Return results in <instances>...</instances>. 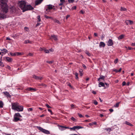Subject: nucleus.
<instances>
[{
  "mask_svg": "<svg viewBox=\"0 0 135 135\" xmlns=\"http://www.w3.org/2000/svg\"><path fill=\"white\" fill-rule=\"evenodd\" d=\"M18 5L19 7L22 10L23 12L33 9V8L31 6L27 4V2L24 1L18 2Z\"/></svg>",
  "mask_w": 135,
  "mask_h": 135,
  "instance_id": "nucleus-1",
  "label": "nucleus"
},
{
  "mask_svg": "<svg viewBox=\"0 0 135 135\" xmlns=\"http://www.w3.org/2000/svg\"><path fill=\"white\" fill-rule=\"evenodd\" d=\"M1 7L4 12L6 13L8 10V7L6 3V0H0Z\"/></svg>",
  "mask_w": 135,
  "mask_h": 135,
  "instance_id": "nucleus-2",
  "label": "nucleus"
},
{
  "mask_svg": "<svg viewBox=\"0 0 135 135\" xmlns=\"http://www.w3.org/2000/svg\"><path fill=\"white\" fill-rule=\"evenodd\" d=\"M37 128L40 131L45 134H50V132L48 130L44 129L40 127H37Z\"/></svg>",
  "mask_w": 135,
  "mask_h": 135,
  "instance_id": "nucleus-3",
  "label": "nucleus"
},
{
  "mask_svg": "<svg viewBox=\"0 0 135 135\" xmlns=\"http://www.w3.org/2000/svg\"><path fill=\"white\" fill-rule=\"evenodd\" d=\"M19 104L17 103H12V109L16 110L18 107Z\"/></svg>",
  "mask_w": 135,
  "mask_h": 135,
  "instance_id": "nucleus-4",
  "label": "nucleus"
},
{
  "mask_svg": "<svg viewBox=\"0 0 135 135\" xmlns=\"http://www.w3.org/2000/svg\"><path fill=\"white\" fill-rule=\"evenodd\" d=\"M30 91L31 92H35L36 91V89L31 87H28L25 89V91Z\"/></svg>",
  "mask_w": 135,
  "mask_h": 135,
  "instance_id": "nucleus-5",
  "label": "nucleus"
},
{
  "mask_svg": "<svg viewBox=\"0 0 135 135\" xmlns=\"http://www.w3.org/2000/svg\"><path fill=\"white\" fill-rule=\"evenodd\" d=\"M54 7V6H53L52 5L49 4L47 5L46 8V10L48 12L49 10L52 9L53 7Z\"/></svg>",
  "mask_w": 135,
  "mask_h": 135,
  "instance_id": "nucleus-6",
  "label": "nucleus"
},
{
  "mask_svg": "<svg viewBox=\"0 0 135 135\" xmlns=\"http://www.w3.org/2000/svg\"><path fill=\"white\" fill-rule=\"evenodd\" d=\"M16 110L18 112L22 111L23 110V107L22 106H20L19 105Z\"/></svg>",
  "mask_w": 135,
  "mask_h": 135,
  "instance_id": "nucleus-7",
  "label": "nucleus"
},
{
  "mask_svg": "<svg viewBox=\"0 0 135 135\" xmlns=\"http://www.w3.org/2000/svg\"><path fill=\"white\" fill-rule=\"evenodd\" d=\"M3 59L7 61L11 62L12 61V58L8 57H4Z\"/></svg>",
  "mask_w": 135,
  "mask_h": 135,
  "instance_id": "nucleus-8",
  "label": "nucleus"
},
{
  "mask_svg": "<svg viewBox=\"0 0 135 135\" xmlns=\"http://www.w3.org/2000/svg\"><path fill=\"white\" fill-rule=\"evenodd\" d=\"M33 77L37 80H41L43 79V77L41 76H38L35 75L33 76Z\"/></svg>",
  "mask_w": 135,
  "mask_h": 135,
  "instance_id": "nucleus-9",
  "label": "nucleus"
},
{
  "mask_svg": "<svg viewBox=\"0 0 135 135\" xmlns=\"http://www.w3.org/2000/svg\"><path fill=\"white\" fill-rule=\"evenodd\" d=\"M43 0H36L35 2L36 6L40 4L42 2Z\"/></svg>",
  "mask_w": 135,
  "mask_h": 135,
  "instance_id": "nucleus-10",
  "label": "nucleus"
},
{
  "mask_svg": "<svg viewBox=\"0 0 135 135\" xmlns=\"http://www.w3.org/2000/svg\"><path fill=\"white\" fill-rule=\"evenodd\" d=\"M113 43L112 40L111 39H109L108 41L107 45L108 46H111L113 45Z\"/></svg>",
  "mask_w": 135,
  "mask_h": 135,
  "instance_id": "nucleus-11",
  "label": "nucleus"
},
{
  "mask_svg": "<svg viewBox=\"0 0 135 135\" xmlns=\"http://www.w3.org/2000/svg\"><path fill=\"white\" fill-rule=\"evenodd\" d=\"M50 38L51 39H53L55 41H57V36L54 35H51Z\"/></svg>",
  "mask_w": 135,
  "mask_h": 135,
  "instance_id": "nucleus-12",
  "label": "nucleus"
},
{
  "mask_svg": "<svg viewBox=\"0 0 135 135\" xmlns=\"http://www.w3.org/2000/svg\"><path fill=\"white\" fill-rule=\"evenodd\" d=\"M3 93L7 97H11V95H10L9 93L7 91L4 92H3Z\"/></svg>",
  "mask_w": 135,
  "mask_h": 135,
  "instance_id": "nucleus-13",
  "label": "nucleus"
},
{
  "mask_svg": "<svg viewBox=\"0 0 135 135\" xmlns=\"http://www.w3.org/2000/svg\"><path fill=\"white\" fill-rule=\"evenodd\" d=\"M126 23H127V25H128V24H129L130 25H132L133 24V22L132 21H131L130 20H127L126 22Z\"/></svg>",
  "mask_w": 135,
  "mask_h": 135,
  "instance_id": "nucleus-14",
  "label": "nucleus"
},
{
  "mask_svg": "<svg viewBox=\"0 0 135 135\" xmlns=\"http://www.w3.org/2000/svg\"><path fill=\"white\" fill-rule=\"evenodd\" d=\"M105 43L102 42H101L100 43V44L99 45L100 47H104L105 46Z\"/></svg>",
  "mask_w": 135,
  "mask_h": 135,
  "instance_id": "nucleus-15",
  "label": "nucleus"
},
{
  "mask_svg": "<svg viewBox=\"0 0 135 135\" xmlns=\"http://www.w3.org/2000/svg\"><path fill=\"white\" fill-rule=\"evenodd\" d=\"M124 35L123 34L121 35L120 36H119L118 37V40H121L122 39V38H123Z\"/></svg>",
  "mask_w": 135,
  "mask_h": 135,
  "instance_id": "nucleus-16",
  "label": "nucleus"
},
{
  "mask_svg": "<svg viewBox=\"0 0 135 135\" xmlns=\"http://www.w3.org/2000/svg\"><path fill=\"white\" fill-rule=\"evenodd\" d=\"M6 18V16L5 15L0 13V18Z\"/></svg>",
  "mask_w": 135,
  "mask_h": 135,
  "instance_id": "nucleus-17",
  "label": "nucleus"
},
{
  "mask_svg": "<svg viewBox=\"0 0 135 135\" xmlns=\"http://www.w3.org/2000/svg\"><path fill=\"white\" fill-rule=\"evenodd\" d=\"M20 120V118L17 117H14V119L13 121L15 122H17L18 120Z\"/></svg>",
  "mask_w": 135,
  "mask_h": 135,
  "instance_id": "nucleus-18",
  "label": "nucleus"
},
{
  "mask_svg": "<svg viewBox=\"0 0 135 135\" xmlns=\"http://www.w3.org/2000/svg\"><path fill=\"white\" fill-rule=\"evenodd\" d=\"M14 117H21L22 116L20 115V114L19 113H15L14 115Z\"/></svg>",
  "mask_w": 135,
  "mask_h": 135,
  "instance_id": "nucleus-19",
  "label": "nucleus"
},
{
  "mask_svg": "<svg viewBox=\"0 0 135 135\" xmlns=\"http://www.w3.org/2000/svg\"><path fill=\"white\" fill-rule=\"evenodd\" d=\"M99 87H100L101 86L104 87L105 86L103 82H100L99 83Z\"/></svg>",
  "mask_w": 135,
  "mask_h": 135,
  "instance_id": "nucleus-20",
  "label": "nucleus"
},
{
  "mask_svg": "<svg viewBox=\"0 0 135 135\" xmlns=\"http://www.w3.org/2000/svg\"><path fill=\"white\" fill-rule=\"evenodd\" d=\"M38 86H42L43 87H45L46 86V85L43 83L39 84H38Z\"/></svg>",
  "mask_w": 135,
  "mask_h": 135,
  "instance_id": "nucleus-21",
  "label": "nucleus"
},
{
  "mask_svg": "<svg viewBox=\"0 0 135 135\" xmlns=\"http://www.w3.org/2000/svg\"><path fill=\"white\" fill-rule=\"evenodd\" d=\"M0 65L2 67H3L4 66V64H3V62H2V57L1 59V61H0Z\"/></svg>",
  "mask_w": 135,
  "mask_h": 135,
  "instance_id": "nucleus-22",
  "label": "nucleus"
},
{
  "mask_svg": "<svg viewBox=\"0 0 135 135\" xmlns=\"http://www.w3.org/2000/svg\"><path fill=\"white\" fill-rule=\"evenodd\" d=\"M122 70V68H120L119 70L116 69H115L114 70V71L116 73H118L121 71Z\"/></svg>",
  "mask_w": 135,
  "mask_h": 135,
  "instance_id": "nucleus-23",
  "label": "nucleus"
},
{
  "mask_svg": "<svg viewBox=\"0 0 135 135\" xmlns=\"http://www.w3.org/2000/svg\"><path fill=\"white\" fill-rule=\"evenodd\" d=\"M52 20H53L55 22L57 23L58 24H60V22L58 20H56V19H53V18Z\"/></svg>",
  "mask_w": 135,
  "mask_h": 135,
  "instance_id": "nucleus-24",
  "label": "nucleus"
},
{
  "mask_svg": "<svg viewBox=\"0 0 135 135\" xmlns=\"http://www.w3.org/2000/svg\"><path fill=\"white\" fill-rule=\"evenodd\" d=\"M24 43L25 44H31L32 41L29 40H26L25 41Z\"/></svg>",
  "mask_w": 135,
  "mask_h": 135,
  "instance_id": "nucleus-25",
  "label": "nucleus"
},
{
  "mask_svg": "<svg viewBox=\"0 0 135 135\" xmlns=\"http://www.w3.org/2000/svg\"><path fill=\"white\" fill-rule=\"evenodd\" d=\"M125 123L126 124L129 126H133V125L132 124L127 121H126L125 122Z\"/></svg>",
  "mask_w": 135,
  "mask_h": 135,
  "instance_id": "nucleus-26",
  "label": "nucleus"
},
{
  "mask_svg": "<svg viewBox=\"0 0 135 135\" xmlns=\"http://www.w3.org/2000/svg\"><path fill=\"white\" fill-rule=\"evenodd\" d=\"M120 103V102H118V103H116L114 105V107H117V108L119 106V104Z\"/></svg>",
  "mask_w": 135,
  "mask_h": 135,
  "instance_id": "nucleus-27",
  "label": "nucleus"
},
{
  "mask_svg": "<svg viewBox=\"0 0 135 135\" xmlns=\"http://www.w3.org/2000/svg\"><path fill=\"white\" fill-rule=\"evenodd\" d=\"M3 102L1 101H0V108H2L3 107Z\"/></svg>",
  "mask_w": 135,
  "mask_h": 135,
  "instance_id": "nucleus-28",
  "label": "nucleus"
},
{
  "mask_svg": "<svg viewBox=\"0 0 135 135\" xmlns=\"http://www.w3.org/2000/svg\"><path fill=\"white\" fill-rule=\"evenodd\" d=\"M75 129H80L82 128L83 127H82L80 126H75Z\"/></svg>",
  "mask_w": 135,
  "mask_h": 135,
  "instance_id": "nucleus-29",
  "label": "nucleus"
},
{
  "mask_svg": "<svg viewBox=\"0 0 135 135\" xmlns=\"http://www.w3.org/2000/svg\"><path fill=\"white\" fill-rule=\"evenodd\" d=\"M44 17L45 18H46L47 19L50 18V19H53V18L52 17H49V16H47L46 15H45L44 16Z\"/></svg>",
  "mask_w": 135,
  "mask_h": 135,
  "instance_id": "nucleus-30",
  "label": "nucleus"
},
{
  "mask_svg": "<svg viewBox=\"0 0 135 135\" xmlns=\"http://www.w3.org/2000/svg\"><path fill=\"white\" fill-rule=\"evenodd\" d=\"M1 50L2 51H3L5 53H7L8 52L7 50L5 49H1Z\"/></svg>",
  "mask_w": 135,
  "mask_h": 135,
  "instance_id": "nucleus-31",
  "label": "nucleus"
},
{
  "mask_svg": "<svg viewBox=\"0 0 135 135\" xmlns=\"http://www.w3.org/2000/svg\"><path fill=\"white\" fill-rule=\"evenodd\" d=\"M105 78V76L102 75H101L100 77V79H101L102 80H104Z\"/></svg>",
  "mask_w": 135,
  "mask_h": 135,
  "instance_id": "nucleus-32",
  "label": "nucleus"
},
{
  "mask_svg": "<svg viewBox=\"0 0 135 135\" xmlns=\"http://www.w3.org/2000/svg\"><path fill=\"white\" fill-rule=\"evenodd\" d=\"M127 10L126 8L121 7L120 8V10L121 11H126Z\"/></svg>",
  "mask_w": 135,
  "mask_h": 135,
  "instance_id": "nucleus-33",
  "label": "nucleus"
},
{
  "mask_svg": "<svg viewBox=\"0 0 135 135\" xmlns=\"http://www.w3.org/2000/svg\"><path fill=\"white\" fill-rule=\"evenodd\" d=\"M75 79H78V74L77 73H75Z\"/></svg>",
  "mask_w": 135,
  "mask_h": 135,
  "instance_id": "nucleus-34",
  "label": "nucleus"
},
{
  "mask_svg": "<svg viewBox=\"0 0 135 135\" xmlns=\"http://www.w3.org/2000/svg\"><path fill=\"white\" fill-rule=\"evenodd\" d=\"M37 19L38 20V21L40 22L41 21V18L40 16L39 15L38 16H37Z\"/></svg>",
  "mask_w": 135,
  "mask_h": 135,
  "instance_id": "nucleus-35",
  "label": "nucleus"
},
{
  "mask_svg": "<svg viewBox=\"0 0 135 135\" xmlns=\"http://www.w3.org/2000/svg\"><path fill=\"white\" fill-rule=\"evenodd\" d=\"M78 115L80 118H82L83 117V116L81 114L78 113Z\"/></svg>",
  "mask_w": 135,
  "mask_h": 135,
  "instance_id": "nucleus-36",
  "label": "nucleus"
},
{
  "mask_svg": "<svg viewBox=\"0 0 135 135\" xmlns=\"http://www.w3.org/2000/svg\"><path fill=\"white\" fill-rule=\"evenodd\" d=\"M53 62V61H46L47 63H48L50 64H52Z\"/></svg>",
  "mask_w": 135,
  "mask_h": 135,
  "instance_id": "nucleus-37",
  "label": "nucleus"
},
{
  "mask_svg": "<svg viewBox=\"0 0 135 135\" xmlns=\"http://www.w3.org/2000/svg\"><path fill=\"white\" fill-rule=\"evenodd\" d=\"M93 103L95 105H97L98 104V102H97V101H96L95 100H94Z\"/></svg>",
  "mask_w": 135,
  "mask_h": 135,
  "instance_id": "nucleus-38",
  "label": "nucleus"
},
{
  "mask_svg": "<svg viewBox=\"0 0 135 135\" xmlns=\"http://www.w3.org/2000/svg\"><path fill=\"white\" fill-rule=\"evenodd\" d=\"M85 53L86 54L88 55V56H90L91 54L89 53L88 51H86Z\"/></svg>",
  "mask_w": 135,
  "mask_h": 135,
  "instance_id": "nucleus-39",
  "label": "nucleus"
},
{
  "mask_svg": "<svg viewBox=\"0 0 135 135\" xmlns=\"http://www.w3.org/2000/svg\"><path fill=\"white\" fill-rule=\"evenodd\" d=\"M74 0H68V1L69 3H73L74 2Z\"/></svg>",
  "mask_w": 135,
  "mask_h": 135,
  "instance_id": "nucleus-40",
  "label": "nucleus"
},
{
  "mask_svg": "<svg viewBox=\"0 0 135 135\" xmlns=\"http://www.w3.org/2000/svg\"><path fill=\"white\" fill-rule=\"evenodd\" d=\"M118 61V59H116L114 61V62L115 64H116L117 63Z\"/></svg>",
  "mask_w": 135,
  "mask_h": 135,
  "instance_id": "nucleus-41",
  "label": "nucleus"
},
{
  "mask_svg": "<svg viewBox=\"0 0 135 135\" xmlns=\"http://www.w3.org/2000/svg\"><path fill=\"white\" fill-rule=\"evenodd\" d=\"M33 109L32 108H29L28 109V111H31Z\"/></svg>",
  "mask_w": 135,
  "mask_h": 135,
  "instance_id": "nucleus-42",
  "label": "nucleus"
},
{
  "mask_svg": "<svg viewBox=\"0 0 135 135\" xmlns=\"http://www.w3.org/2000/svg\"><path fill=\"white\" fill-rule=\"evenodd\" d=\"M24 30L26 31H28V28L27 27H25L24 28Z\"/></svg>",
  "mask_w": 135,
  "mask_h": 135,
  "instance_id": "nucleus-43",
  "label": "nucleus"
},
{
  "mask_svg": "<svg viewBox=\"0 0 135 135\" xmlns=\"http://www.w3.org/2000/svg\"><path fill=\"white\" fill-rule=\"evenodd\" d=\"M44 51L46 53H48L49 52V51L47 50H44Z\"/></svg>",
  "mask_w": 135,
  "mask_h": 135,
  "instance_id": "nucleus-44",
  "label": "nucleus"
},
{
  "mask_svg": "<svg viewBox=\"0 0 135 135\" xmlns=\"http://www.w3.org/2000/svg\"><path fill=\"white\" fill-rule=\"evenodd\" d=\"M126 82H125V81H123L122 82V86H124L125 85H126Z\"/></svg>",
  "mask_w": 135,
  "mask_h": 135,
  "instance_id": "nucleus-45",
  "label": "nucleus"
},
{
  "mask_svg": "<svg viewBox=\"0 0 135 135\" xmlns=\"http://www.w3.org/2000/svg\"><path fill=\"white\" fill-rule=\"evenodd\" d=\"M46 106L47 107L49 108H51V107L48 104H46Z\"/></svg>",
  "mask_w": 135,
  "mask_h": 135,
  "instance_id": "nucleus-46",
  "label": "nucleus"
},
{
  "mask_svg": "<svg viewBox=\"0 0 135 135\" xmlns=\"http://www.w3.org/2000/svg\"><path fill=\"white\" fill-rule=\"evenodd\" d=\"M17 55L19 56L22 55L21 53L19 52H16Z\"/></svg>",
  "mask_w": 135,
  "mask_h": 135,
  "instance_id": "nucleus-47",
  "label": "nucleus"
},
{
  "mask_svg": "<svg viewBox=\"0 0 135 135\" xmlns=\"http://www.w3.org/2000/svg\"><path fill=\"white\" fill-rule=\"evenodd\" d=\"M71 119L73 121H75L76 120L73 117L71 118Z\"/></svg>",
  "mask_w": 135,
  "mask_h": 135,
  "instance_id": "nucleus-48",
  "label": "nucleus"
},
{
  "mask_svg": "<svg viewBox=\"0 0 135 135\" xmlns=\"http://www.w3.org/2000/svg\"><path fill=\"white\" fill-rule=\"evenodd\" d=\"M75 126H74L72 128H70V129L71 130H75Z\"/></svg>",
  "mask_w": 135,
  "mask_h": 135,
  "instance_id": "nucleus-49",
  "label": "nucleus"
},
{
  "mask_svg": "<svg viewBox=\"0 0 135 135\" xmlns=\"http://www.w3.org/2000/svg\"><path fill=\"white\" fill-rule=\"evenodd\" d=\"M76 6H74L73 7H72V9L73 10V9H76Z\"/></svg>",
  "mask_w": 135,
  "mask_h": 135,
  "instance_id": "nucleus-50",
  "label": "nucleus"
},
{
  "mask_svg": "<svg viewBox=\"0 0 135 135\" xmlns=\"http://www.w3.org/2000/svg\"><path fill=\"white\" fill-rule=\"evenodd\" d=\"M83 68H84V69H86V67L85 65L84 64H83Z\"/></svg>",
  "mask_w": 135,
  "mask_h": 135,
  "instance_id": "nucleus-51",
  "label": "nucleus"
},
{
  "mask_svg": "<svg viewBox=\"0 0 135 135\" xmlns=\"http://www.w3.org/2000/svg\"><path fill=\"white\" fill-rule=\"evenodd\" d=\"M134 49L133 48H132L131 47H128V49L129 50H131L132 49Z\"/></svg>",
  "mask_w": 135,
  "mask_h": 135,
  "instance_id": "nucleus-52",
  "label": "nucleus"
},
{
  "mask_svg": "<svg viewBox=\"0 0 135 135\" xmlns=\"http://www.w3.org/2000/svg\"><path fill=\"white\" fill-rule=\"evenodd\" d=\"M83 70L82 69H80L79 70V72L80 73H82Z\"/></svg>",
  "mask_w": 135,
  "mask_h": 135,
  "instance_id": "nucleus-53",
  "label": "nucleus"
},
{
  "mask_svg": "<svg viewBox=\"0 0 135 135\" xmlns=\"http://www.w3.org/2000/svg\"><path fill=\"white\" fill-rule=\"evenodd\" d=\"M84 107L87 109H89L90 108V107H88L85 106H84Z\"/></svg>",
  "mask_w": 135,
  "mask_h": 135,
  "instance_id": "nucleus-54",
  "label": "nucleus"
},
{
  "mask_svg": "<svg viewBox=\"0 0 135 135\" xmlns=\"http://www.w3.org/2000/svg\"><path fill=\"white\" fill-rule=\"evenodd\" d=\"M33 54L32 53H30L28 54V55L30 56H32L33 55Z\"/></svg>",
  "mask_w": 135,
  "mask_h": 135,
  "instance_id": "nucleus-55",
  "label": "nucleus"
},
{
  "mask_svg": "<svg viewBox=\"0 0 135 135\" xmlns=\"http://www.w3.org/2000/svg\"><path fill=\"white\" fill-rule=\"evenodd\" d=\"M92 93L94 94H95L96 93V92L94 90L92 91Z\"/></svg>",
  "mask_w": 135,
  "mask_h": 135,
  "instance_id": "nucleus-56",
  "label": "nucleus"
},
{
  "mask_svg": "<svg viewBox=\"0 0 135 135\" xmlns=\"http://www.w3.org/2000/svg\"><path fill=\"white\" fill-rule=\"evenodd\" d=\"M60 1L61 3H64L65 2V0H60Z\"/></svg>",
  "mask_w": 135,
  "mask_h": 135,
  "instance_id": "nucleus-57",
  "label": "nucleus"
},
{
  "mask_svg": "<svg viewBox=\"0 0 135 135\" xmlns=\"http://www.w3.org/2000/svg\"><path fill=\"white\" fill-rule=\"evenodd\" d=\"M70 17V15H68L66 16V19H67L69 17Z\"/></svg>",
  "mask_w": 135,
  "mask_h": 135,
  "instance_id": "nucleus-58",
  "label": "nucleus"
},
{
  "mask_svg": "<svg viewBox=\"0 0 135 135\" xmlns=\"http://www.w3.org/2000/svg\"><path fill=\"white\" fill-rule=\"evenodd\" d=\"M109 111L111 112H112L113 111V109H109Z\"/></svg>",
  "mask_w": 135,
  "mask_h": 135,
  "instance_id": "nucleus-59",
  "label": "nucleus"
},
{
  "mask_svg": "<svg viewBox=\"0 0 135 135\" xmlns=\"http://www.w3.org/2000/svg\"><path fill=\"white\" fill-rule=\"evenodd\" d=\"M80 12L81 14H84V12L83 10H81L80 11Z\"/></svg>",
  "mask_w": 135,
  "mask_h": 135,
  "instance_id": "nucleus-60",
  "label": "nucleus"
},
{
  "mask_svg": "<svg viewBox=\"0 0 135 135\" xmlns=\"http://www.w3.org/2000/svg\"><path fill=\"white\" fill-rule=\"evenodd\" d=\"M71 107L72 108H74V105L73 104H71Z\"/></svg>",
  "mask_w": 135,
  "mask_h": 135,
  "instance_id": "nucleus-61",
  "label": "nucleus"
},
{
  "mask_svg": "<svg viewBox=\"0 0 135 135\" xmlns=\"http://www.w3.org/2000/svg\"><path fill=\"white\" fill-rule=\"evenodd\" d=\"M131 45L132 46H135V43H132L131 44Z\"/></svg>",
  "mask_w": 135,
  "mask_h": 135,
  "instance_id": "nucleus-62",
  "label": "nucleus"
},
{
  "mask_svg": "<svg viewBox=\"0 0 135 135\" xmlns=\"http://www.w3.org/2000/svg\"><path fill=\"white\" fill-rule=\"evenodd\" d=\"M92 124L93 125H96L97 124V122H92Z\"/></svg>",
  "mask_w": 135,
  "mask_h": 135,
  "instance_id": "nucleus-63",
  "label": "nucleus"
},
{
  "mask_svg": "<svg viewBox=\"0 0 135 135\" xmlns=\"http://www.w3.org/2000/svg\"><path fill=\"white\" fill-rule=\"evenodd\" d=\"M17 55L16 52L13 53V56H15Z\"/></svg>",
  "mask_w": 135,
  "mask_h": 135,
  "instance_id": "nucleus-64",
  "label": "nucleus"
}]
</instances>
